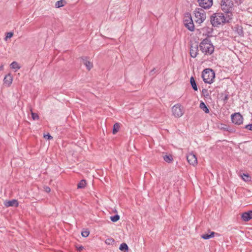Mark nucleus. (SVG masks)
I'll return each mask as SVG.
<instances>
[{
    "label": "nucleus",
    "instance_id": "nucleus-1",
    "mask_svg": "<svg viewBox=\"0 0 252 252\" xmlns=\"http://www.w3.org/2000/svg\"><path fill=\"white\" fill-rule=\"evenodd\" d=\"M231 19L230 16H224L222 13H216L213 14L210 17V21L214 27L218 26L221 23L229 22Z\"/></svg>",
    "mask_w": 252,
    "mask_h": 252
},
{
    "label": "nucleus",
    "instance_id": "nucleus-2",
    "mask_svg": "<svg viewBox=\"0 0 252 252\" xmlns=\"http://www.w3.org/2000/svg\"><path fill=\"white\" fill-rule=\"evenodd\" d=\"M200 50L205 55H211L214 51V47L209 38L203 39L199 44Z\"/></svg>",
    "mask_w": 252,
    "mask_h": 252
},
{
    "label": "nucleus",
    "instance_id": "nucleus-3",
    "mask_svg": "<svg viewBox=\"0 0 252 252\" xmlns=\"http://www.w3.org/2000/svg\"><path fill=\"white\" fill-rule=\"evenodd\" d=\"M220 6L222 11L226 13L227 16H230L232 19L233 10V2L232 0H221Z\"/></svg>",
    "mask_w": 252,
    "mask_h": 252
},
{
    "label": "nucleus",
    "instance_id": "nucleus-4",
    "mask_svg": "<svg viewBox=\"0 0 252 252\" xmlns=\"http://www.w3.org/2000/svg\"><path fill=\"white\" fill-rule=\"evenodd\" d=\"M202 77L205 83L211 84L215 77V73L212 69L206 68L203 71Z\"/></svg>",
    "mask_w": 252,
    "mask_h": 252
},
{
    "label": "nucleus",
    "instance_id": "nucleus-5",
    "mask_svg": "<svg viewBox=\"0 0 252 252\" xmlns=\"http://www.w3.org/2000/svg\"><path fill=\"white\" fill-rule=\"evenodd\" d=\"M194 20L199 25L204 21L206 17L205 12L201 8L196 9L194 11Z\"/></svg>",
    "mask_w": 252,
    "mask_h": 252
},
{
    "label": "nucleus",
    "instance_id": "nucleus-6",
    "mask_svg": "<svg viewBox=\"0 0 252 252\" xmlns=\"http://www.w3.org/2000/svg\"><path fill=\"white\" fill-rule=\"evenodd\" d=\"M172 112L175 117H181L184 114L183 109L179 104H177L172 107Z\"/></svg>",
    "mask_w": 252,
    "mask_h": 252
},
{
    "label": "nucleus",
    "instance_id": "nucleus-7",
    "mask_svg": "<svg viewBox=\"0 0 252 252\" xmlns=\"http://www.w3.org/2000/svg\"><path fill=\"white\" fill-rule=\"evenodd\" d=\"M231 121L235 125H240L243 123V117L239 113H236L231 116Z\"/></svg>",
    "mask_w": 252,
    "mask_h": 252
},
{
    "label": "nucleus",
    "instance_id": "nucleus-8",
    "mask_svg": "<svg viewBox=\"0 0 252 252\" xmlns=\"http://www.w3.org/2000/svg\"><path fill=\"white\" fill-rule=\"evenodd\" d=\"M199 6L204 9L209 8L213 4V0H198Z\"/></svg>",
    "mask_w": 252,
    "mask_h": 252
},
{
    "label": "nucleus",
    "instance_id": "nucleus-9",
    "mask_svg": "<svg viewBox=\"0 0 252 252\" xmlns=\"http://www.w3.org/2000/svg\"><path fill=\"white\" fill-rule=\"evenodd\" d=\"M185 27L190 31H193L194 25L191 16H189L184 21Z\"/></svg>",
    "mask_w": 252,
    "mask_h": 252
},
{
    "label": "nucleus",
    "instance_id": "nucleus-10",
    "mask_svg": "<svg viewBox=\"0 0 252 252\" xmlns=\"http://www.w3.org/2000/svg\"><path fill=\"white\" fill-rule=\"evenodd\" d=\"M187 159L188 162L191 165H195L197 163V158L196 157V156L192 153H189L187 155Z\"/></svg>",
    "mask_w": 252,
    "mask_h": 252
},
{
    "label": "nucleus",
    "instance_id": "nucleus-11",
    "mask_svg": "<svg viewBox=\"0 0 252 252\" xmlns=\"http://www.w3.org/2000/svg\"><path fill=\"white\" fill-rule=\"evenodd\" d=\"M198 51V47L197 45H191L190 47V55L192 58H195L197 54Z\"/></svg>",
    "mask_w": 252,
    "mask_h": 252
},
{
    "label": "nucleus",
    "instance_id": "nucleus-12",
    "mask_svg": "<svg viewBox=\"0 0 252 252\" xmlns=\"http://www.w3.org/2000/svg\"><path fill=\"white\" fill-rule=\"evenodd\" d=\"M242 218L243 220L248 221L252 218V211L245 212L242 214Z\"/></svg>",
    "mask_w": 252,
    "mask_h": 252
},
{
    "label": "nucleus",
    "instance_id": "nucleus-13",
    "mask_svg": "<svg viewBox=\"0 0 252 252\" xmlns=\"http://www.w3.org/2000/svg\"><path fill=\"white\" fill-rule=\"evenodd\" d=\"M12 80L13 77L11 74L9 73L5 76L3 79L4 84L7 86H9L11 84Z\"/></svg>",
    "mask_w": 252,
    "mask_h": 252
},
{
    "label": "nucleus",
    "instance_id": "nucleus-14",
    "mask_svg": "<svg viewBox=\"0 0 252 252\" xmlns=\"http://www.w3.org/2000/svg\"><path fill=\"white\" fill-rule=\"evenodd\" d=\"M6 207L14 206L17 207L18 206V202L16 199H12L11 200L5 201L4 203Z\"/></svg>",
    "mask_w": 252,
    "mask_h": 252
},
{
    "label": "nucleus",
    "instance_id": "nucleus-15",
    "mask_svg": "<svg viewBox=\"0 0 252 252\" xmlns=\"http://www.w3.org/2000/svg\"><path fill=\"white\" fill-rule=\"evenodd\" d=\"M82 61L83 63L86 66L88 70H90L93 67V63L88 60L86 57H82Z\"/></svg>",
    "mask_w": 252,
    "mask_h": 252
},
{
    "label": "nucleus",
    "instance_id": "nucleus-16",
    "mask_svg": "<svg viewBox=\"0 0 252 252\" xmlns=\"http://www.w3.org/2000/svg\"><path fill=\"white\" fill-rule=\"evenodd\" d=\"M236 32L240 36H244V32L241 26L237 25L235 27Z\"/></svg>",
    "mask_w": 252,
    "mask_h": 252
},
{
    "label": "nucleus",
    "instance_id": "nucleus-17",
    "mask_svg": "<svg viewBox=\"0 0 252 252\" xmlns=\"http://www.w3.org/2000/svg\"><path fill=\"white\" fill-rule=\"evenodd\" d=\"M215 233L214 232H211L210 234H204L201 235V238L205 240H208L210 238H213L214 237Z\"/></svg>",
    "mask_w": 252,
    "mask_h": 252
},
{
    "label": "nucleus",
    "instance_id": "nucleus-18",
    "mask_svg": "<svg viewBox=\"0 0 252 252\" xmlns=\"http://www.w3.org/2000/svg\"><path fill=\"white\" fill-rule=\"evenodd\" d=\"M199 107L201 109L205 112L206 113L209 112V109L206 106V104L203 101H201L199 104Z\"/></svg>",
    "mask_w": 252,
    "mask_h": 252
},
{
    "label": "nucleus",
    "instance_id": "nucleus-19",
    "mask_svg": "<svg viewBox=\"0 0 252 252\" xmlns=\"http://www.w3.org/2000/svg\"><path fill=\"white\" fill-rule=\"evenodd\" d=\"M11 68L15 69V71L21 68V66L19 65L17 62H13L10 65Z\"/></svg>",
    "mask_w": 252,
    "mask_h": 252
},
{
    "label": "nucleus",
    "instance_id": "nucleus-20",
    "mask_svg": "<svg viewBox=\"0 0 252 252\" xmlns=\"http://www.w3.org/2000/svg\"><path fill=\"white\" fill-rule=\"evenodd\" d=\"M190 84L191 85V87L192 88V89L194 90V91H197V85H196V84L195 83V81L194 80V79L193 77H191L190 79Z\"/></svg>",
    "mask_w": 252,
    "mask_h": 252
},
{
    "label": "nucleus",
    "instance_id": "nucleus-21",
    "mask_svg": "<svg viewBox=\"0 0 252 252\" xmlns=\"http://www.w3.org/2000/svg\"><path fill=\"white\" fill-rule=\"evenodd\" d=\"M119 249L122 251L127 252L128 250V247L126 243H123L120 245Z\"/></svg>",
    "mask_w": 252,
    "mask_h": 252
},
{
    "label": "nucleus",
    "instance_id": "nucleus-22",
    "mask_svg": "<svg viewBox=\"0 0 252 252\" xmlns=\"http://www.w3.org/2000/svg\"><path fill=\"white\" fill-rule=\"evenodd\" d=\"M65 1L64 0H60L57 1L55 3V6L57 8H60L64 6L65 3Z\"/></svg>",
    "mask_w": 252,
    "mask_h": 252
},
{
    "label": "nucleus",
    "instance_id": "nucleus-23",
    "mask_svg": "<svg viewBox=\"0 0 252 252\" xmlns=\"http://www.w3.org/2000/svg\"><path fill=\"white\" fill-rule=\"evenodd\" d=\"M86 185V182L85 180H82L77 185V188L78 189H83L85 187Z\"/></svg>",
    "mask_w": 252,
    "mask_h": 252
},
{
    "label": "nucleus",
    "instance_id": "nucleus-24",
    "mask_svg": "<svg viewBox=\"0 0 252 252\" xmlns=\"http://www.w3.org/2000/svg\"><path fill=\"white\" fill-rule=\"evenodd\" d=\"M164 160L168 163L171 162L173 160L172 156L170 155H165L163 157Z\"/></svg>",
    "mask_w": 252,
    "mask_h": 252
},
{
    "label": "nucleus",
    "instance_id": "nucleus-25",
    "mask_svg": "<svg viewBox=\"0 0 252 252\" xmlns=\"http://www.w3.org/2000/svg\"><path fill=\"white\" fill-rule=\"evenodd\" d=\"M241 177L244 181L248 182L251 181V177L248 174L243 173Z\"/></svg>",
    "mask_w": 252,
    "mask_h": 252
},
{
    "label": "nucleus",
    "instance_id": "nucleus-26",
    "mask_svg": "<svg viewBox=\"0 0 252 252\" xmlns=\"http://www.w3.org/2000/svg\"><path fill=\"white\" fill-rule=\"evenodd\" d=\"M119 128V124L118 123H116L115 124H114L113 126V133L114 134H116L118 131Z\"/></svg>",
    "mask_w": 252,
    "mask_h": 252
},
{
    "label": "nucleus",
    "instance_id": "nucleus-27",
    "mask_svg": "<svg viewBox=\"0 0 252 252\" xmlns=\"http://www.w3.org/2000/svg\"><path fill=\"white\" fill-rule=\"evenodd\" d=\"M120 219V216L118 215H115V216H111L110 220L113 222H116Z\"/></svg>",
    "mask_w": 252,
    "mask_h": 252
},
{
    "label": "nucleus",
    "instance_id": "nucleus-28",
    "mask_svg": "<svg viewBox=\"0 0 252 252\" xmlns=\"http://www.w3.org/2000/svg\"><path fill=\"white\" fill-rule=\"evenodd\" d=\"M90 232L88 230L83 231L81 233L82 236L84 237H87L89 236Z\"/></svg>",
    "mask_w": 252,
    "mask_h": 252
},
{
    "label": "nucleus",
    "instance_id": "nucleus-29",
    "mask_svg": "<svg viewBox=\"0 0 252 252\" xmlns=\"http://www.w3.org/2000/svg\"><path fill=\"white\" fill-rule=\"evenodd\" d=\"M32 118L34 120H38L39 119V116L38 114L32 112Z\"/></svg>",
    "mask_w": 252,
    "mask_h": 252
},
{
    "label": "nucleus",
    "instance_id": "nucleus-30",
    "mask_svg": "<svg viewBox=\"0 0 252 252\" xmlns=\"http://www.w3.org/2000/svg\"><path fill=\"white\" fill-rule=\"evenodd\" d=\"M202 94H203L204 96L206 98H207L209 95L208 90L206 89L202 90Z\"/></svg>",
    "mask_w": 252,
    "mask_h": 252
},
{
    "label": "nucleus",
    "instance_id": "nucleus-31",
    "mask_svg": "<svg viewBox=\"0 0 252 252\" xmlns=\"http://www.w3.org/2000/svg\"><path fill=\"white\" fill-rule=\"evenodd\" d=\"M114 242H115V240L113 238H110V239H106L105 242L106 244L110 245V244H112V243H114Z\"/></svg>",
    "mask_w": 252,
    "mask_h": 252
},
{
    "label": "nucleus",
    "instance_id": "nucleus-32",
    "mask_svg": "<svg viewBox=\"0 0 252 252\" xmlns=\"http://www.w3.org/2000/svg\"><path fill=\"white\" fill-rule=\"evenodd\" d=\"M13 36L12 32H7L5 37V40H7L8 38H11Z\"/></svg>",
    "mask_w": 252,
    "mask_h": 252
},
{
    "label": "nucleus",
    "instance_id": "nucleus-33",
    "mask_svg": "<svg viewBox=\"0 0 252 252\" xmlns=\"http://www.w3.org/2000/svg\"><path fill=\"white\" fill-rule=\"evenodd\" d=\"M245 128L252 131V124H249L245 126Z\"/></svg>",
    "mask_w": 252,
    "mask_h": 252
},
{
    "label": "nucleus",
    "instance_id": "nucleus-34",
    "mask_svg": "<svg viewBox=\"0 0 252 252\" xmlns=\"http://www.w3.org/2000/svg\"><path fill=\"white\" fill-rule=\"evenodd\" d=\"M44 137L45 138H47V139H48L49 140L53 139L52 136H51V135L49 133H48L47 134H44Z\"/></svg>",
    "mask_w": 252,
    "mask_h": 252
},
{
    "label": "nucleus",
    "instance_id": "nucleus-35",
    "mask_svg": "<svg viewBox=\"0 0 252 252\" xmlns=\"http://www.w3.org/2000/svg\"><path fill=\"white\" fill-rule=\"evenodd\" d=\"M229 98V95L227 94H225L224 98H223V100L224 102H226Z\"/></svg>",
    "mask_w": 252,
    "mask_h": 252
},
{
    "label": "nucleus",
    "instance_id": "nucleus-36",
    "mask_svg": "<svg viewBox=\"0 0 252 252\" xmlns=\"http://www.w3.org/2000/svg\"><path fill=\"white\" fill-rule=\"evenodd\" d=\"M50 190H50V188H49V187H47V188H46V191L47 192H50Z\"/></svg>",
    "mask_w": 252,
    "mask_h": 252
},
{
    "label": "nucleus",
    "instance_id": "nucleus-37",
    "mask_svg": "<svg viewBox=\"0 0 252 252\" xmlns=\"http://www.w3.org/2000/svg\"><path fill=\"white\" fill-rule=\"evenodd\" d=\"M3 69V65H1L0 66V70H2Z\"/></svg>",
    "mask_w": 252,
    "mask_h": 252
},
{
    "label": "nucleus",
    "instance_id": "nucleus-38",
    "mask_svg": "<svg viewBox=\"0 0 252 252\" xmlns=\"http://www.w3.org/2000/svg\"><path fill=\"white\" fill-rule=\"evenodd\" d=\"M79 249H80V250H82L83 249V247H80Z\"/></svg>",
    "mask_w": 252,
    "mask_h": 252
}]
</instances>
